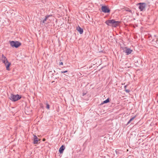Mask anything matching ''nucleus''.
<instances>
[{"instance_id":"4468645a","label":"nucleus","mask_w":158,"mask_h":158,"mask_svg":"<svg viewBox=\"0 0 158 158\" xmlns=\"http://www.w3.org/2000/svg\"><path fill=\"white\" fill-rule=\"evenodd\" d=\"M47 106H46V108L48 109H49V105L48 104H46Z\"/></svg>"},{"instance_id":"7ed1b4c3","label":"nucleus","mask_w":158,"mask_h":158,"mask_svg":"<svg viewBox=\"0 0 158 158\" xmlns=\"http://www.w3.org/2000/svg\"><path fill=\"white\" fill-rule=\"evenodd\" d=\"M9 98L11 100L15 102L19 99L21 98V97L18 94L14 95L11 94Z\"/></svg>"},{"instance_id":"f3484780","label":"nucleus","mask_w":158,"mask_h":158,"mask_svg":"<svg viewBox=\"0 0 158 158\" xmlns=\"http://www.w3.org/2000/svg\"><path fill=\"white\" fill-rule=\"evenodd\" d=\"M63 64V63L62 62H60L59 63V65H62Z\"/></svg>"},{"instance_id":"423d86ee","label":"nucleus","mask_w":158,"mask_h":158,"mask_svg":"<svg viewBox=\"0 0 158 158\" xmlns=\"http://www.w3.org/2000/svg\"><path fill=\"white\" fill-rule=\"evenodd\" d=\"M138 4L139 5V8L141 11H143L146 7V4L145 3H140Z\"/></svg>"},{"instance_id":"0eeeda50","label":"nucleus","mask_w":158,"mask_h":158,"mask_svg":"<svg viewBox=\"0 0 158 158\" xmlns=\"http://www.w3.org/2000/svg\"><path fill=\"white\" fill-rule=\"evenodd\" d=\"M126 50L124 51V52L127 55H128L131 53L132 51V50L130 48H127V47H126Z\"/></svg>"},{"instance_id":"2eb2a0df","label":"nucleus","mask_w":158,"mask_h":158,"mask_svg":"<svg viewBox=\"0 0 158 158\" xmlns=\"http://www.w3.org/2000/svg\"><path fill=\"white\" fill-rule=\"evenodd\" d=\"M125 91L127 93H129L130 92V90L129 89H125Z\"/></svg>"},{"instance_id":"dca6fc26","label":"nucleus","mask_w":158,"mask_h":158,"mask_svg":"<svg viewBox=\"0 0 158 158\" xmlns=\"http://www.w3.org/2000/svg\"><path fill=\"white\" fill-rule=\"evenodd\" d=\"M67 70H66L64 71H61V73H67Z\"/></svg>"},{"instance_id":"412c9836","label":"nucleus","mask_w":158,"mask_h":158,"mask_svg":"<svg viewBox=\"0 0 158 158\" xmlns=\"http://www.w3.org/2000/svg\"><path fill=\"white\" fill-rule=\"evenodd\" d=\"M129 12H131V10H129Z\"/></svg>"},{"instance_id":"a211bd4d","label":"nucleus","mask_w":158,"mask_h":158,"mask_svg":"<svg viewBox=\"0 0 158 158\" xmlns=\"http://www.w3.org/2000/svg\"><path fill=\"white\" fill-rule=\"evenodd\" d=\"M85 94H86L85 93H83V96H84L85 95Z\"/></svg>"},{"instance_id":"6ab92c4d","label":"nucleus","mask_w":158,"mask_h":158,"mask_svg":"<svg viewBox=\"0 0 158 158\" xmlns=\"http://www.w3.org/2000/svg\"><path fill=\"white\" fill-rule=\"evenodd\" d=\"M126 87H127V85L125 86H124V88L126 89Z\"/></svg>"},{"instance_id":"f03ea898","label":"nucleus","mask_w":158,"mask_h":158,"mask_svg":"<svg viewBox=\"0 0 158 158\" xmlns=\"http://www.w3.org/2000/svg\"><path fill=\"white\" fill-rule=\"evenodd\" d=\"M1 60L3 63L4 64L6 67V70H9V67L10 65V63L8 61L7 59L3 54H2V55Z\"/></svg>"},{"instance_id":"f8f14e48","label":"nucleus","mask_w":158,"mask_h":158,"mask_svg":"<svg viewBox=\"0 0 158 158\" xmlns=\"http://www.w3.org/2000/svg\"><path fill=\"white\" fill-rule=\"evenodd\" d=\"M109 102V99L108 98L107 99H106V100H105L102 103V104L106 103H107Z\"/></svg>"},{"instance_id":"1a4fd4ad","label":"nucleus","mask_w":158,"mask_h":158,"mask_svg":"<svg viewBox=\"0 0 158 158\" xmlns=\"http://www.w3.org/2000/svg\"><path fill=\"white\" fill-rule=\"evenodd\" d=\"M77 30L81 34L83 33V29L80 27H77Z\"/></svg>"},{"instance_id":"aec40b11","label":"nucleus","mask_w":158,"mask_h":158,"mask_svg":"<svg viewBox=\"0 0 158 158\" xmlns=\"http://www.w3.org/2000/svg\"><path fill=\"white\" fill-rule=\"evenodd\" d=\"M45 140V139H43V141H44Z\"/></svg>"},{"instance_id":"9d476101","label":"nucleus","mask_w":158,"mask_h":158,"mask_svg":"<svg viewBox=\"0 0 158 158\" xmlns=\"http://www.w3.org/2000/svg\"><path fill=\"white\" fill-rule=\"evenodd\" d=\"M65 149V147L63 145H62L61 146L60 148L59 149V152L61 153H62L64 150Z\"/></svg>"},{"instance_id":"39448f33","label":"nucleus","mask_w":158,"mask_h":158,"mask_svg":"<svg viewBox=\"0 0 158 158\" xmlns=\"http://www.w3.org/2000/svg\"><path fill=\"white\" fill-rule=\"evenodd\" d=\"M101 10L102 11L105 13H108L110 11V9L106 6H102Z\"/></svg>"},{"instance_id":"20e7f679","label":"nucleus","mask_w":158,"mask_h":158,"mask_svg":"<svg viewBox=\"0 0 158 158\" xmlns=\"http://www.w3.org/2000/svg\"><path fill=\"white\" fill-rule=\"evenodd\" d=\"M9 43L12 47L16 48L18 47L21 44L19 42L17 41H10Z\"/></svg>"},{"instance_id":"ddd939ff","label":"nucleus","mask_w":158,"mask_h":158,"mask_svg":"<svg viewBox=\"0 0 158 158\" xmlns=\"http://www.w3.org/2000/svg\"><path fill=\"white\" fill-rule=\"evenodd\" d=\"M50 16V15H48V16H47L46 17H45V18L43 20V23H44L47 20V19Z\"/></svg>"},{"instance_id":"9b49d317","label":"nucleus","mask_w":158,"mask_h":158,"mask_svg":"<svg viewBox=\"0 0 158 158\" xmlns=\"http://www.w3.org/2000/svg\"><path fill=\"white\" fill-rule=\"evenodd\" d=\"M135 118V116H134L133 117H132V118H131L130 119V120L128 122V123L127 124V125H128L129 124L132 120H133L134 119V118Z\"/></svg>"},{"instance_id":"f257e3e1","label":"nucleus","mask_w":158,"mask_h":158,"mask_svg":"<svg viewBox=\"0 0 158 158\" xmlns=\"http://www.w3.org/2000/svg\"><path fill=\"white\" fill-rule=\"evenodd\" d=\"M105 23L108 26L115 27L118 25L119 22L116 21L113 19H112L106 21Z\"/></svg>"},{"instance_id":"6e6552de","label":"nucleus","mask_w":158,"mask_h":158,"mask_svg":"<svg viewBox=\"0 0 158 158\" xmlns=\"http://www.w3.org/2000/svg\"><path fill=\"white\" fill-rule=\"evenodd\" d=\"M38 142V138L36 136L34 135V144H37Z\"/></svg>"}]
</instances>
